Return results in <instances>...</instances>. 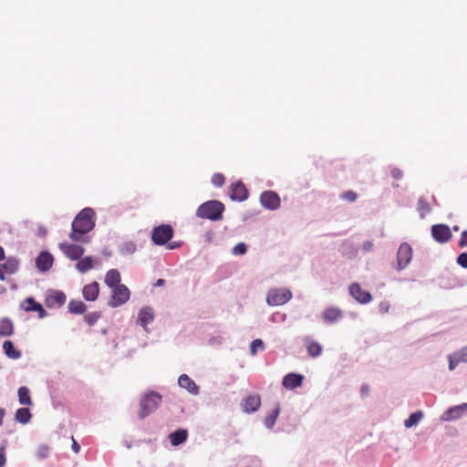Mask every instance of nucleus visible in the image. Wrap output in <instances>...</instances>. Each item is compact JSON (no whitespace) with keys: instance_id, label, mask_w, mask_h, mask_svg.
I'll list each match as a JSON object with an SVG mask.
<instances>
[{"instance_id":"1","label":"nucleus","mask_w":467,"mask_h":467,"mask_svg":"<svg viewBox=\"0 0 467 467\" xmlns=\"http://www.w3.org/2000/svg\"><path fill=\"white\" fill-rule=\"evenodd\" d=\"M95 212L91 208L81 210L72 222V231L69 237L74 242L88 243L85 235L95 227Z\"/></svg>"},{"instance_id":"2","label":"nucleus","mask_w":467,"mask_h":467,"mask_svg":"<svg viewBox=\"0 0 467 467\" xmlns=\"http://www.w3.org/2000/svg\"><path fill=\"white\" fill-rule=\"evenodd\" d=\"M223 211L224 205L221 202L208 201L199 206L196 211V215L202 219L217 221L222 218Z\"/></svg>"},{"instance_id":"3","label":"nucleus","mask_w":467,"mask_h":467,"mask_svg":"<svg viewBox=\"0 0 467 467\" xmlns=\"http://www.w3.org/2000/svg\"><path fill=\"white\" fill-rule=\"evenodd\" d=\"M161 400V396L157 393L150 392L143 396L140 400V410L139 417L144 419L149 414L153 412L159 406Z\"/></svg>"},{"instance_id":"4","label":"nucleus","mask_w":467,"mask_h":467,"mask_svg":"<svg viewBox=\"0 0 467 467\" xmlns=\"http://www.w3.org/2000/svg\"><path fill=\"white\" fill-rule=\"evenodd\" d=\"M173 237V229L169 224L154 227L151 232V240L157 245L167 244Z\"/></svg>"},{"instance_id":"5","label":"nucleus","mask_w":467,"mask_h":467,"mask_svg":"<svg viewBox=\"0 0 467 467\" xmlns=\"http://www.w3.org/2000/svg\"><path fill=\"white\" fill-rule=\"evenodd\" d=\"M292 298V293L287 289L273 288L269 290L266 301L270 306H282Z\"/></svg>"},{"instance_id":"6","label":"nucleus","mask_w":467,"mask_h":467,"mask_svg":"<svg viewBox=\"0 0 467 467\" xmlns=\"http://www.w3.org/2000/svg\"><path fill=\"white\" fill-rule=\"evenodd\" d=\"M130 290L125 285H119L112 288V295L109 305L111 307H118L130 299Z\"/></svg>"},{"instance_id":"7","label":"nucleus","mask_w":467,"mask_h":467,"mask_svg":"<svg viewBox=\"0 0 467 467\" xmlns=\"http://www.w3.org/2000/svg\"><path fill=\"white\" fill-rule=\"evenodd\" d=\"M412 258V247L408 243H402L397 253V269H405Z\"/></svg>"},{"instance_id":"8","label":"nucleus","mask_w":467,"mask_h":467,"mask_svg":"<svg viewBox=\"0 0 467 467\" xmlns=\"http://www.w3.org/2000/svg\"><path fill=\"white\" fill-rule=\"evenodd\" d=\"M59 248L67 258L73 261L79 260L85 252L81 245L69 243H61Z\"/></svg>"},{"instance_id":"9","label":"nucleus","mask_w":467,"mask_h":467,"mask_svg":"<svg viewBox=\"0 0 467 467\" xmlns=\"http://www.w3.org/2000/svg\"><path fill=\"white\" fill-rule=\"evenodd\" d=\"M261 204L268 210H275L280 206V198L272 191H265L260 196Z\"/></svg>"},{"instance_id":"10","label":"nucleus","mask_w":467,"mask_h":467,"mask_svg":"<svg viewBox=\"0 0 467 467\" xmlns=\"http://www.w3.org/2000/svg\"><path fill=\"white\" fill-rule=\"evenodd\" d=\"M431 235L438 243H446L451 238V232L446 224H435L431 227Z\"/></svg>"},{"instance_id":"11","label":"nucleus","mask_w":467,"mask_h":467,"mask_svg":"<svg viewBox=\"0 0 467 467\" xmlns=\"http://www.w3.org/2000/svg\"><path fill=\"white\" fill-rule=\"evenodd\" d=\"M467 411V403L453 406L443 412L441 419L443 421L455 420L462 417Z\"/></svg>"},{"instance_id":"12","label":"nucleus","mask_w":467,"mask_h":467,"mask_svg":"<svg viewBox=\"0 0 467 467\" xmlns=\"http://www.w3.org/2000/svg\"><path fill=\"white\" fill-rule=\"evenodd\" d=\"M230 197L233 201L243 202L248 197V191L245 185L237 182L230 186Z\"/></svg>"},{"instance_id":"13","label":"nucleus","mask_w":467,"mask_h":467,"mask_svg":"<svg viewBox=\"0 0 467 467\" xmlns=\"http://www.w3.org/2000/svg\"><path fill=\"white\" fill-rule=\"evenodd\" d=\"M349 293L358 302L361 304H367L372 299L370 293L363 290L361 286L357 283L350 285Z\"/></svg>"},{"instance_id":"14","label":"nucleus","mask_w":467,"mask_h":467,"mask_svg":"<svg viewBox=\"0 0 467 467\" xmlns=\"http://www.w3.org/2000/svg\"><path fill=\"white\" fill-rule=\"evenodd\" d=\"M53 256L48 252H41L36 260V265L41 272L49 270L53 265Z\"/></svg>"},{"instance_id":"15","label":"nucleus","mask_w":467,"mask_h":467,"mask_svg":"<svg viewBox=\"0 0 467 467\" xmlns=\"http://www.w3.org/2000/svg\"><path fill=\"white\" fill-rule=\"evenodd\" d=\"M304 377L301 374L289 373L283 379V386L287 389H294L302 385Z\"/></svg>"},{"instance_id":"16","label":"nucleus","mask_w":467,"mask_h":467,"mask_svg":"<svg viewBox=\"0 0 467 467\" xmlns=\"http://www.w3.org/2000/svg\"><path fill=\"white\" fill-rule=\"evenodd\" d=\"M21 306L26 312L36 311L38 313V317L41 318L47 315V312L43 306L39 303L36 302L32 297H28L24 300L21 304Z\"/></svg>"},{"instance_id":"17","label":"nucleus","mask_w":467,"mask_h":467,"mask_svg":"<svg viewBox=\"0 0 467 467\" xmlns=\"http://www.w3.org/2000/svg\"><path fill=\"white\" fill-rule=\"evenodd\" d=\"M178 384L181 388L187 389L191 394L197 395L199 393V387L186 374H182L179 377Z\"/></svg>"},{"instance_id":"18","label":"nucleus","mask_w":467,"mask_h":467,"mask_svg":"<svg viewBox=\"0 0 467 467\" xmlns=\"http://www.w3.org/2000/svg\"><path fill=\"white\" fill-rule=\"evenodd\" d=\"M99 294V285L98 282L86 285L83 287L82 295L87 301H95Z\"/></svg>"},{"instance_id":"19","label":"nucleus","mask_w":467,"mask_h":467,"mask_svg":"<svg viewBox=\"0 0 467 467\" xmlns=\"http://www.w3.org/2000/svg\"><path fill=\"white\" fill-rule=\"evenodd\" d=\"M261 406V399L257 395H251L247 397L244 403V410L245 412H254Z\"/></svg>"},{"instance_id":"20","label":"nucleus","mask_w":467,"mask_h":467,"mask_svg":"<svg viewBox=\"0 0 467 467\" xmlns=\"http://www.w3.org/2000/svg\"><path fill=\"white\" fill-rule=\"evenodd\" d=\"M120 280V274L117 269H110L106 273L105 283L110 288L121 285Z\"/></svg>"},{"instance_id":"21","label":"nucleus","mask_w":467,"mask_h":467,"mask_svg":"<svg viewBox=\"0 0 467 467\" xmlns=\"http://www.w3.org/2000/svg\"><path fill=\"white\" fill-rule=\"evenodd\" d=\"M188 437V431L185 429H179L169 435L172 446H179L183 443Z\"/></svg>"},{"instance_id":"22","label":"nucleus","mask_w":467,"mask_h":467,"mask_svg":"<svg viewBox=\"0 0 467 467\" xmlns=\"http://www.w3.org/2000/svg\"><path fill=\"white\" fill-rule=\"evenodd\" d=\"M154 318L153 311L150 307H144L139 313L138 322L146 327Z\"/></svg>"},{"instance_id":"23","label":"nucleus","mask_w":467,"mask_h":467,"mask_svg":"<svg viewBox=\"0 0 467 467\" xmlns=\"http://www.w3.org/2000/svg\"><path fill=\"white\" fill-rule=\"evenodd\" d=\"M94 265V259L91 256H86L78 260V262L76 264V268L79 273L83 274L92 269Z\"/></svg>"},{"instance_id":"24","label":"nucleus","mask_w":467,"mask_h":467,"mask_svg":"<svg viewBox=\"0 0 467 467\" xmlns=\"http://www.w3.org/2000/svg\"><path fill=\"white\" fill-rule=\"evenodd\" d=\"M342 317V312L337 307H328L323 313V318L328 323H333Z\"/></svg>"},{"instance_id":"25","label":"nucleus","mask_w":467,"mask_h":467,"mask_svg":"<svg viewBox=\"0 0 467 467\" xmlns=\"http://www.w3.org/2000/svg\"><path fill=\"white\" fill-rule=\"evenodd\" d=\"M14 332V326L10 319L3 318L0 320V336L8 337Z\"/></svg>"},{"instance_id":"26","label":"nucleus","mask_w":467,"mask_h":467,"mask_svg":"<svg viewBox=\"0 0 467 467\" xmlns=\"http://www.w3.org/2000/svg\"><path fill=\"white\" fill-rule=\"evenodd\" d=\"M3 349L8 358L16 359L21 356L20 351L15 348L13 343L10 340H5L4 342Z\"/></svg>"},{"instance_id":"27","label":"nucleus","mask_w":467,"mask_h":467,"mask_svg":"<svg viewBox=\"0 0 467 467\" xmlns=\"http://www.w3.org/2000/svg\"><path fill=\"white\" fill-rule=\"evenodd\" d=\"M18 400L22 405H32L30 391L27 387L23 386L18 389Z\"/></svg>"},{"instance_id":"28","label":"nucleus","mask_w":467,"mask_h":467,"mask_svg":"<svg viewBox=\"0 0 467 467\" xmlns=\"http://www.w3.org/2000/svg\"><path fill=\"white\" fill-rule=\"evenodd\" d=\"M1 266L6 275H13L18 269V261L15 258H9L4 264H1Z\"/></svg>"},{"instance_id":"29","label":"nucleus","mask_w":467,"mask_h":467,"mask_svg":"<svg viewBox=\"0 0 467 467\" xmlns=\"http://www.w3.org/2000/svg\"><path fill=\"white\" fill-rule=\"evenodd\" d=\"M417 210L421 218L425 217L431 212V205L425 197H420L417 203Z\"/></svg>"},{"instance_id":"30","label":"nucleus","mask_w":467,"mask_h":467,"mask_svg":"<svg viewBox=\"0 0 467 467\" xmlns=\"http://www.w3.org/2000/svg\"><path fill=\"white\" fill-rule=\"evenodd\" d=\"M68 310L73 314H83L87 306L80 300H72L68 304Z\"/></svg>"},{"instance_id":"31","label":"nucleus","mask_w":467,"mask_h":467,"mask_svg":"<svg viewBox=\"0 0 467 467\" xmlns=\"http://www.w3.org/2000/svg\"><path fill=\"white\" fill-rule=\"evenodd\" d=\"M31 419V413L27 408H20L16 412V420L23 424L27 423Z\"/></svg>"},{"instance_id":"32","label":"nucleus","mask_w":467,"mask_h":467,"mask_svg":"<svg viewBox=\"0 0 467 467\" xmlns=\"http://www.w3.org/2000/svg\"><path fill=\"white\" fill-rule=\"evenodd\" d=\"M307 353L312 358H317L321 355L322 353V346L316 341H310L308 342L307 346Z\"/></svg>"},{"instance_id":"33","label":"nucleus","mask_w":467,"mask_h":467,"mask_svg":"<svg viewBox=\"0 0 467 467\" xmlns=\"http://www.w3.org/2000/svg\"><path fill=\"white\" fill-rule=\"evenodd\" d=\"M423 413L421 411H416L410 415V417L404 421L406 428H411L417 425L422 419Z\"/></svg>"},{"instance_id":"34","label":"nucleus","mask_w":467,"mask_h":467,"mask_svg":"<svg viewBox=\"0 0 467 467\" xmlns=\"http://www.w3.org/2000/svg\"><path fill=\"white\" fill-rule=\"evenodd\" d=\"M100 317V312H91L84 316V320L88 326H94Z\"/></svg>"},{"instance_id":"35","label":"nucleus","mask_w":467,"mask_h":467,"mask_svg":"<svg viewBox=\"0 0 467 467\" xmlns=\"http://www.w3.org/2000/svg\"><path fill=\"white\" fill-rule=\"evenodd\" d=\"M136 249V244L133 242L129 241L122 244L120 252L122 254H131L135 253Z\"/></svg>"},{"instance_id":"36","label":"nucleus","mask_w":467,"mask_h":467,"mask_svg":"<svg viewBox=\"0 0 467 467\" xmlns=\"http://www.w3.org/2000/svg\"><path fill=\"white\" fill-rule=\"evenodd\" d=\"M264 348V342L261 339H254L251 343L250 353L254 356L258 350H263Z\"/></svg>"},{"instance_id":"37","label":"nucleus","mask_w":467,"mask_h":467,"mask_svg":"<svg viewBox=\"0 0 467 467\" xmlns=\"http://www.w3.org/2000/svg\"><path fill=\"white\" fill-rule=\"evenodd\" d=\"M278 413L279 410L276 409L273 411L272 414L266 416V418L265 419V425L267 428H272L275 425Z\"/></svg>"},{"instance_id":"38","label":"nucleus","mask_w":467,"mask_h":467,"mask_svg":"<svg viewBox=\"0 0 467 467\" xmlns=\"http://www.w3.org/2000/svg\"><path fill=\"white\" fill-rule=\"evenodd\" d=\"M224 176L222 173H214L212 177V183L215 187H222L224 183Z\"/></svg>"},{"instance_id":"39","label":"nucleus","mask_w":467,"mask_h":467,"mask_svg":"<svg viewBox=\"0 0 467 467\" xmlns=\"http://www.w3.org/2000/svg\"><path fill=\"white\" fill-rule=\"evenodd\" d=\"M247 251L246 244L244 243H238L232 250V253L235 255L244 254Z\"/></svg>"},{"instance_id":"40","label":"nucleus","mask_w":467,"mask_h":467,"mask_svg":"<svg viewBox=\"0 0 467 467\" xmlns=\"http://www.w3.org/2000/svg\"><path fill=\"white\" fill-rule=\"evenodd\" d=\"M49 300H54L58 306H62L66 302V296L62 292H57L49 297Z\"/></svg>"},{"instance_id":"41","label":"nucleus","mask_w":467,"mask_h":467,"mask_svg":"<svg viewBox=\"0 0 467 467\" xmlns=\"http://www.w3.org/2000/svg\"><path fill=\"white\" fill-rule=\"evenodd\" d=\"M341 198L348 202H353L357 200L358 195L353 191H347L342 193Z\"/></svg>"},{"instance_id":"42","label":"nucleus","mask_w":467,"mask_h":467,"mask_svg":"<svg viewBox=\"0 0 467 467\" xmlns=\"http://www.w3.org/2000/svg\"><path fill=\"white\" fill-rule=\"evenodd\" d=\"M49 451L50 448L47 445H41L37 450L36 455L41 459H45L48 456Z\"/></svg>"},{"instance_id":"43","label":"nucleus","mask_w":467,"mask_h":467,"mask_svg":"<svg viewBox=\"0 0 467 467\" xmlns=\"http://www.w3.org/2000/svg\"><path fill=\"white\" fill-rule=\"evenodd\" d=\"M459 363H461V361H458V356L455 353L453 355L449 356L450 370H453Z\"/></svg>"},{"instance_id":"44","label":"nucleus","mask_w":467,"mask_h":467,"mask_svg":"<svg viewBox=\"0 0 467 467\" xmlns=\"http://www.w3.org/2000/svg\"><path fill=\"white\" fill-rule=\"evenodd\" d=\"M458 356V361L467 363V347L455 353Z\"/></svg>"},{"instance_id":"45","label":"nucleus","mask_w":467,"mask_h":467,"mask_svg":"<svg viewBox=\"0 0 467 467\" xmlns=\"http://www.w3.org/2000/svg\"><path fill=\"white\" fill-rule=\"evenodd\" d=\"M457 263L463 268H467V253H462L457 257Z\"/></svg>"},{"instance_id":"46","label":"nucleus","mask_w":467,"mask_h":467,"mask_svg":"<svg viewBox=\"0 0 467 467\" xmlns=\"http://www.w3.org/2000/svg\"><path fill=\"white\" fill-rule=\"evenodd\" d=\"M5 445L0 446V467H4L5 464Z\"/></svg>"},{"instance_id":"47","label":"nucleus","mask_w":467,"mask_h":467,"mask_svg":"<svg viewBox=\"0 0 467 467\" xmlns=\"http://www.w3.org/2000/svg\"><path fill=\"white\" fill-rule=\"evenodd\" d=\"M391 176L395 180H400L403 177V172L400 169L394 168L391 170Z\"/></svg>"},{"instance_id":"48","label":"nucleus","mask_w":467,"mask_h":467,"mask_svg":"<svg viewBox=\"0 0 467 467\" xmlns=\"http://www.w3.org/2000/svg\"><path fill=\"white\" fill-rule=\"evenodd\" d=\"M374 244L371 241H366L364 242V244H362V250L364 252H369L372 250Z\"/></svg>"},{"instance_id":"49","label":"nucleus","mask_w":467,"mask_h":467,"mask_svg":"<svg viewBox=\"0 0 467 467\" xmlns=\"http://www.w3.org/2000/svg\"><path fill=\"white\" fill-rule=\"evenodd\" d=\"M71 440H72V451L75 452V453H78L80 451V445L78 443V441L74 439V437L72 436L71 437Z\"/></svg>"},{"instance_id":"50","label":"nucleus","mask_w":467,"mask_h":467,"mask_svg":"<svg viewBox=\"0 0 467 467\" xmlns=\"http://www.w3.org/2000/svg\"><path fill=\"white\" fill-rule=\"evenodd\" d=\"M360 392L363 396H368L369 392V387L367 384H363L360 388Z\"/></svg>"},{"instance_id":"51","label":"nucleus","mask_w":467,"mask_h":467,"mask_svg":"<svg viewBox=\"0 0 467 467\" xmlns=\"http://www.w3.org/2000/svg\"><path fill=\"white\" fill-rule=\"evenodd\" d=\"M379 309L382 313H386L389 310V305L387 303H381L379 305Z\"/></svg>"},{"instance_id":"52","label":"nucleus","mask_w":467,"mask_h":467,"mask_svg":"<svg viewBox=\"0 0 467 467\" xmlns=\"http://www.w3.org/2000/svg\"><path fill=\"white\" fill-rule=\"evenodd\" d=\"M5 411L4 409L0 408V426L3 424V419L5 417Z\"/></svg>"},{"instance_id":"53","label":"nucleus","mask_w":467,"mask_h":467,"mask_svg":"<svg viewBox=\"0 0 467 467\" xmlns=\"http://www.w3.org/2000/svg\"><path fill=\"white\" fill-rule=\"evenodd\" d=\"M459 245L461 247L467 246V241H465L464 238H461L459 241Z\"/></svg>"},{"instance_id":"54","label":"nucleus","mask_w":467,"mask_h":467,"mask_svg":"<svg viewBox=\"0 0 467 467\" xmlns=\"http://www.w3.org/2000/svg\"><path fill=\"white\" fill-rule=\"evenodd\" d=\"M165 284V280L164 279H158L155 285L156 286H161Z\"/></svg>"},{"instance_id":"55","label":"nucleus","mask_w":467,"mask_h":467,"mask_svg":"<svg viewBox=\"0 0 467 467\" xmlns=\"http://www.w3.org/2000/svg\"><path fill=\"white\" fill-rule=\"evenodd\" d=\"M5 259V251L3 247L0 245V261Z\"/></svg>"},{"instance_id":"56","label":"nucleus","mask_w":467,"mask_h":467,"mask_svg":"<svg viewBox=\"0 0 467 467\" xmlns=\"http://www.w3.org/2000/svg\"><path fill=\"white\" fill-rule=\"evenodd\" d=\"M461 238H464V240L467 241V230H464L462 233Z\"/></svg>"},{"instance_id":"57","label":"nucleus","mask_w":467,"mask_h":467,"mask_svg":"<svg viewBox=\"0 0 467 467\" xmlns=\"http://www.w3.org/2000/svg\"><path fill=\"white\" fill-rule=\"evenodd\" d=\"M453 230H454V231H458V230H459V227H458V226H453Z\"/></svg>"},{"instance_id":"58","label":"nucleus","mask_w":467,"mask_h":467,"mask_svg":"<svg viewBox=\"0 0 467 467\" xmlns=\"http://www.w3.org/2000/svg\"><path fill=\"white\" fill-rule=\"evenodd\" d=\"M176 247V245H170L169 248L170 249H174Z\"/></svg>"}]
</instances>
